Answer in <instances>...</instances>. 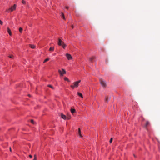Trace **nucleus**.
Wrapping results in <instances>:
<instances>
[{
	"instance_id": "1",
	"label": "nucleus",
	"mask_w": 160,
	"mask_h": 160,
	"mask_svg": "<svg viewBox=\"0 0 160 160\" xmlns=\"http://www.w3.org/2000/svg\"><path fill=\"white\" fill-rule=\"evenodd\" d=\"M81 80H79L78 81L74 82L73 83V85H71L70 87L73 89L75 88L78 87L79 86V83L81 82Z\"/></svg>"
},
{
	"instance_id": "2",
	"label": "nucleus",
	"mask_w": 160,
	"mask_h": 160,
	"mask_svg": "<svg viewBox=\"0 0 160 160\" xmlns=\"http://www.w3.org/2000/svg\"><path fill=\"white\" fill-rule=\"evenodd\" d=\"M16 7L17 5L16 4H14L13 6H12L9 8L6 9V12H12L13 11L15 10H16Z\"/></svg>"
},
{
	"instance_id": "3",
	"label": "nucleus",
	"mask_w": 160,
	"mask_h": 160,
	"mask_svg": "<svg viewBox=\"0 0 160 160\" xmlns=\"http://www.w3.org/2000/svg\"><path fill=\"white\" fill-rule=\"evenodd\" d=\"M62 72L61 70L59 69L58 70V72L60 74V76H62L64 74H65L66 73V72L65 70L63 68L62 69Z\"/></svg>"
},
{
	"instance_id": "4",
	"label": "nucleus",
	"mask_w": 160,
	"mask_h": 160,
	"mask_svg": "<svg viewBox=\"0 0 160 160\" xmlns=\"http://www.w3.org/2000/svg\"><path fill=\"white\" fill-rule=\"evenodd\" d=\"M100 83L102 86L104 88H105L106 87L107 85L104 81H103L101 79L100 80Z\"/></svg>"
},
{
	"instance_id": "5",
	"label": "nucleus",
	"mask_w": 160,
	"mask_h": 160,
	"mask_svg": "<svg viewBox=\"0 0 160 160\" xmlns=\"http://www.w3.org/2000/svg\"><path fill=\"white\" fill-rule=\"evenodd\" d=\"M66 56L67 59L69 60H71L72 58L71 55L69 54L66 53Z\"/></svg>"
},
{
	"instance_id": "6",
	"label": "nucleus",
	"mask_w": 160,
	"mask_h": 160,
	"mask_svg": "<svg viewBox=\"0 0 160 160\" xmlns=\"http://www.w3.org/2000/svg\"><path fill=\"white\" fill-rule=\"evenodd\" d=\"M150 123L148 121H147L146 124L144 126V128L148 130V127Z\"/></svg>"
},
{
	"instance_id": "7",
	"label": "nucleus",
	"mask_w": 160,
	"mask_h": 160,
	"mask_svg": "<svg viewBox=\"0 0 160 160\" xmlns=\"http://www.w3.org/2000/svg\"><path fill=\"white\" fill-rule=\"evenodd\" d=\"M64 42L60 38L58 39V44L59 46H61L62 45V44Z\"/></svg>"
},
{
	"instance_id": "8",
	"label": "nucleus",
	"mask_w": 160,
	"mask_h": 160,
	"mask_svg": "<svg viewBox=\"0 0 160 160\" xmlns=\"http://www.w3.org/2000/svg\"><path fill=\"white\" fill-rule=\"evenodd\" d=\"M7 32H8V33L9 35L10 36H12V33L10 29L8 27L7 28Z\"/></svg>"
},
{
	"instance_id": "9",
	"label": "nucleus",
	"mask_w": 160,
	"mask_h": 160,
	"mask_svg": "<svg viewBox=\"0 0 160 160\" xmlns=\"http://www.w3.org/2000/svg\"><path fill=\"white\" fill-rule=\"evenodd\" d=\"M61 118L64 120L66 119V115H64L62 113H61Z\"/></svg>"
},
{
	"instance_id": "10",
	"label": "nucleus",
	"mask_w": 160,
	"mask_h": 160,
	"mask_svg": "<svg viewBox=\"0 0 160 160\" xmlns=\"http://www.w3.org/2000/svg\"><path fill=\"white\" fill-rule=\"evenodd\" d=\"M70 111L72 114H73L76 112V110L75 109L72 108L71 109Z\"/></svg>"
},
{
	"instance_id": "11",
	"label": "nucleus",
	"mask_w": 160,
	"mask_h": 160,
	"mask_svg": "<svg viewBox=\"0 0 160 160\" xmlns=\"http://www.w3.org/2000/svg\"><path fill=\"white\" fill-rule=\"evenodd\" d=\"M108 98L107 96H105V102L108 103Z\"/></svg>"
},
{
	"instance_id": "12",
	"label": "nucleus",
	"mask_w": 160,
	"mask_h": 160,
	"mask_svg": "<svg viewBox=\"0 0 160 160\" xmlns=\"http://www.w3.org/2000/svg\"><path fill=\"white\" fill-rule=\"evenodd\" d=\"M95 58V57L94 56H93L92 57L90 58L89 59V60H90V62H92L93 60V59H94Z\"/></svg>"
},
{
	"instance_id": "13",
	"label": "nucleus",
	"mask_w": 160,
	"mask_h": 160,
	"mask_svg": "<svg viewBox=\"0 0 160 160\" xmlns=\"http://www.w3.org/2000/svg\"><path fill=\"white\" fill-rule=\"evenodd\" d=\"M29 46L32 49H34L36 47L34 45L30 44Z\"/></svg>"
},
{
	"instance_id": "14",
	"label": "nucleus",
	"mask_w": 160,
	"mask_h": 160,
	"mask_svg": "<svg viewBox=\"0 0 160 160\" xmlns=\"http://www.w3.org/2000/svg\"><path fill=\"white\" fill-rule=\"evenodd\" d=\"M50 60V58H48L44 60L43 62V63H45L46 62H48Z\"/></svg>"
},
{
	"instance_id": "15",
	"label": "nucleus",
	"mask_w": 160,
	"mask_h": 160,
	"mask_svg": "<svg viewBox=\"0 0 160 160\" xmlns=\"http://www.w3.org/2000/svg\"><path fill=\"white\" fill-rule=\"evenodd\" d=\"M77 94L78 96L81 98H83L82 94L80 92H78L77 93Z\"/></svg>"
},
{
	"instance_id": "16",
	"label": "nucleus",
	"mask_w": 160,
	"mask_h": 160,
	"mask_svg": "<svg viewBox=\"0 0 160 160\" xmlns=\"http://www.w3.org/2000/svg\"><path fill=\"white\" fill-rule=\"evenodd\" d=\"M61 16L62 18L63 19H64V20L65 19V16H64V14L63 13H61Z\"/></svg>"
},
{
	"instance_id": "17",
	"label": "nucleus",
	"mask_w": 160,
	"mask_h": 160,
	"mask_svg": "<svg viewBox=\"0 0 160 160\" xmlns=\"http://www.w3.org/2000/svg\"><path fill=\"white\" fill-rule=\"evenodd\" d=\"M64 79L65 81H67L68 82H70V81L69 80V79L66 77H64Z\"/></svg>"
},
{
	"instance_id": "18",
	"label": "nucleus",
	"mask_w": 160,
	"mask_h": 160,
	"mask_svg": "<svg viewBox=\"0 0 160 160\" xmlns=\"http://www.w3.org/2000/svg\"><path fill=\"white\" fill-rule=\"evenodd\" d=\"M62 46V47H63V48H64V49H65V48L66 47V46H67V45L65 44V43H64L63 42L62 44V45L61 46Z\"/></svg>"
},
{
	"instance_id": "19",
	"label": "nucleus",
	"mask_w": 160,
	"mask_h": 160,
	"mask_svg": "<svg viewBox=\"0 0 160 160\" xmlns=\"http://www.w3.org/2000/svg\"><path fill=\"white\" fill-rule=\"evenodd\" d=\"M54 50V48L51 47L49 49V51H53Z\"/></svg>"
},
{
	"instance_id": "20",
	"label": "nucleus",
	"mask_w": 160,
	"mask_h": 160,
	"mask_svg": "<svg viewBox=\"0 0 160 160\" xmlns=\"http://www.w3.org/2000/svg\"><path fill=\"white\" fill-rule=\"evenodd\" d=\"M48 87L51 88H52L53 89H54V87H53L52 85H50V84L48 85Z\"/></svg>"
},
{
	"instance_id": "21",
	"label": "nucleus",
	"mask_w": 160,
	"mask_h": 160,
	"mask_svg": "<svg viewBox=\"0 0 160 160\" xmlns=\"http://www.w3.org/2000/svg\"><path fill=\"white\" fill-rule=\"evenodd\" d=\"M78 134L81 137H82V136H81V132L80 128H78Z\"/></svg>"
},
{
	"instance_id": "22",
	"label": "nucleus",
	"mask_w": 160,
	"mask_h": 160,
	"mask_svg": "<svg viewBox=\"0 0 160 160\" xmlns=\"http://www.w3.org/2000/svg\"><path fill=\"white\" fill-rule=\"evenodd\" d=\"M19 30L20 33H22L23 30V29L22 28H19Z\"/></svg>"
},
{
	"instance_id": "23",
	"label": "nucleus",
	"mask_w": 160,
	"mask_h": 160,
	"mask_svg": "<svg viewBox=\"0 0 160 160\" xmlns=\"http://www.w3.org/2000/svg\"><path fill=\"white\" fill-rule=\"evenodd\" d=\"M22 3L23 4H26V2L24 0H22Z\"/></svg>"
},
{
	"instance_id": "24",
	"label": "nucleus",
	"mask_w": 160,
	"mask_h": 160,
	"mask_svg": "<svg viewBox=\"0 0 160 160\" xmlns=\"http://www.w3.org/2000/svg\"><path fill=\"white\" fill-rule=\"evenodd\" d=\"M33 160H37V157L36 155H34V159Z\"/></svg>"
},
{
	"instance_id": "25",
	"label": "nucleus",
	"mask_w": 160,
	"mask_h": 160,
	"mask_svg": "<svg viewBox=\"0 0 160 160\" xmlns=\"http://www.w3.org/2000/svg\"><path fill=\"white\" fill-rule=\"evenodd\" d=\"M113 138H111L109 141V142L110 143H111L112 141Z\"/></svg>"
},
{
	"instance_id": "26",
	"label": "nucleus",
	"mask_w": 160,
	"mask_h": 160,
	"mask_svg": "<svg viewBox=\"0 0 160 160\" xmlns=\"http://www.w3.org/2000/svg\"><path fill=\"white\" fill-rule=\"evenodd\" d=\"M31 122L32 123L34 124V121L33 119H31Z\"/></svg>"
},
{
	"instance_id": "27",
	"label": "nucleus",
	"mask_w": 160,
	"mask_h": 160,
	"mask_svg": "<svg viewBox=\"0 0 160 160\" xmlns=\"http://www.w3.org/2000/svg\"><path fill=\"white\" fill-rule=\"evenodd\" d=\"M3 22L1 20H0V24L2 25H3Z\"/></svg>"
},
{
	"instance_id": "28",
	"label": "nucleus",
	"mask_w": 160,
	"mask_h": 160,
	"mask_svg": "<svg viewBox=\"0 0 160 160\" xmlns=\"http://www.w3.org/2000/svg\"><path fill=\"white\" fill-rule=\"evenodd\" d=\"M8 57L9 58H12L13 57V56L12 55H9Z\"/></svg>"
},
{
	"instance_id": "29",
	"label": "nucleus",
	"mask_w": 160,
	"mask_h": 160,
	"mask_svg": "<svg viewBox=\"0 0 160 160\" xmlns=\"http://www.w3.org/2000/svg\"><path fill=\"white\" fill-rule=\"evenodd\" d=\"M71 118V117H66V119L67 120H69Z\"/></svg>"
},
{
	"instance_id": "30",
	"label": "nucleus",
	"mask_w": 160,
	"mask_h": 160,
	"mask_svg": "<svg viewBox=\"0 0 160 160\" xmlns=\"http://www.w3.org/2000/svg\"><path fill=\"white\" fill-rule=\"evenodd\" d=\"M29 157L30 158H32V155H29Z\"/></svg>"
},
{
	"instance_id": "31",
	"label": "nucleus",
	"mask_w": 160,
	"mask_h": 160,
	"mask_svg": "<svg viewBox=\"0 0 160 160\" xmlns=\"http://www.w3.org/2000/svg\"><path fill=\"white\" fill-rule=\"evenodd\" d=\"M65 8H66L67 10H68V8H69V7L67 6H66L65 7Z\"/></svg>"
},
{
	"instance_id": "32",
	"label": "nucleus",
	"mask_w": 160,
	"mask_h": 160,
	"mask_svg": "<svg viewBox=\"0 0 160 160\" xmlns=\"http://www.w3.org/2000/svg\"><path fill=\"white\" fill-rule=\"evenodd\" d=\"M9 149H10V151L11 152H12V149H11V147H10L9 148Z\"/></svg>"
},
{
	"instance_id": "33",
	"label": "nucleus",
	"mask_w": 160,
	"mask_h": 160,
	"mask_svg": "<svg viewBox=\"0 0 160 160\" xmlns=\"http://www.w3.org/2000/svg\"><path fill=\"white\" fill-rule=\"evenodd\" d=\"M71 27L72 29H73L74 28V26L73 25H72L71 26Z\"/></svg>"
},
{
	"instance_id": "34",
	"label": "nucleus",
	"mask_w": 160,
	"mask_h": 160,
	"mask_svg": "<svg viewBox=\"0 0 160 160\" xmlns=\"http://www.w3.org/2000/svg\"><path fill=\"white\" fill-rule=\"evenodd\" d=\"M56 55V53H54L53 54L54 55Z\"/></svg>"
},
{
	"instance_id": "35",
	"label": "nucleus",
	"mask_w": 160,
	"mask_h": 160,
	"mask_svg": "<svg viewBox=\"0 0 160 160\" xmlns=\"http://www.w3.org/2000/svg\"><path fill=\"white\" fill-rule=\"evenodd\" d=\"M28 96H29V97H30V95L29 94V95H28Z\"/></svg>"
}]
</instances>
